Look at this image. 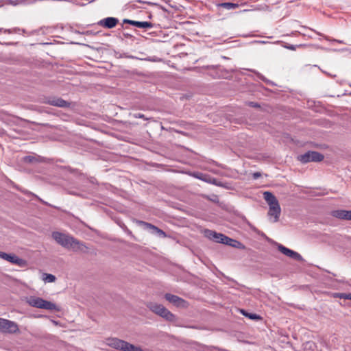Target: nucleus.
Wrapping results in <instances>:
<instances>
[{"label": "nucleus", "instance_id": "obj_29", "mask_svg": "<svg viewBox=\"0 0 351 351\" xmlns=\"http://www.w3.org/2000/svg\"><path fill=\"white\" fill-rule=\"evenodd\" d=\"M132 117L134 118H139V119H143L145 120H148L149 119L145 117L144 114L141 112H136L132 114Z\"/></svg>", "mask_w": 351, "mask_h": 351}, {"label": "nucleus", "instance_id": "obj_32", "mask_svg": "<svg viewBox=\"0 0 351 351\" xmlns=\"http://www.w3.org/2000/svg\"><path fill=\"white\" fill-rule=\"evenodd\" d=\"M344 220H351V210H346Z\"/></svg>", "mask_w": 351, "mask_h": 351}, {"label": "nucleus", "instance_id": "obj_17", "mask_svg": "<svg viewBox=\"0 0 351 351\" xmlns=\"http://www.w3.org/2000/svg\"><path fill=\"white\" fill-rule=\"evenodd\" d=\"M202 179H200V180L204 181L207 183L213 184L216 186H222V184L220 182H218L216 178H211L209 175L203 173V176H202Z\"/></svg>", "mask_w": 351, "mask_h": 351}, {"label": "nucleus", "instance_id": "obj_1", "mask_svg": "<svg viewBox=\"0 0 351 351\" xmlns=\"http://www.w3.org/2000/svg\"><path fill=\"white\" fill-rule=\"evenodd\" d=\"M53 239L60 245L66 249H72L73 252H86L88 247L83 242L75 237L59 232L52 233Z\"/></svg>", "mask_w": 351, "mask_h": 351}, {"label": "nucleus", "instance_id": "obj_14", "mask_svg": "<svg viewBox=\"0 0 351 351\" xmlns=\"http://www.w3.org/2000/svg\"><path fill=\"white\" fill-rule=\"evenodd\" d=\"M263 197H264V199H265V201L267 202V203L268 204L269 206L270 205L272 206V205H276V204H279L276 196L272 193H271L269 191L264 192Z\"/></svg>", "mask_w": 351, "mask_h": 351}, {"label": "nucleus", "instance_id": "obj_35", "mask_svg": "<svg viewBox=\"0 0 351 351\" xmlns=\"http://www.w3.org/2000/svg\"><path fill=\"white\" fill-rule=\"evenodd\" d=\"M335 41H336V40H335ZM337 42H338L339 43H341V41H339V40H337Z\"/></svg>", "mask_w": 351, "mask_h": 351}, {"label": "nucleus", "instance_id": "obj_25", "mask_svg": "<svg viewBox=\"0 0 351 351\" xmlns=\"http://www.w3.org/2000/svg\"><path fill=\"white\" fill-rule=\"evenodd\" d=\"M56 278L54 275L50 274H44L43 280L47 282H55Z\"/></svg>", "mask_w": 351, "mask_h": 351}, {"label": "nucleus", "instance_id": "obj_30", "mask_svg": "<svg viewBox=\"0 0 351 351\" xmlns=\"http://www.w3.org/2000/svg\"><path fill=\"white\" fill-rule=\"evenodd\" d=\"M247 105L250 107L255 108H261L260 104L256 102L250 101L247 103Z\"/></svg>", "mask_w": 351, "mask_h": 351}, {"label": "nucleus", "instance_id": "obj_34", "mask_svg": "<svg viewBox=\"0 0 351 351\" xmlns=\"http://www.w3.org/2000/svg\"><path fill=\"white\" fill-rule=\"evenodd\" d=\"M306 345L309 346V348H311L312 346L314 345V343L312 342H307Z\"/></svg>", "mask_w": 351, "mask_h": 351}, {"label": "nucleus", "instance_id": "obj_18", "mask_svg": "<svg viewBox=\"0 0 351 351\" xmlns=\"http://www.w3.org/2000/svg\"><path fill=\"white\" fill-rule=\"evenodd\" d=\"M202 179H200V180L204 181L207 183L213 184L216 186H222V184L220 182H218L216 178H211L209 175L203 173V176H202Z\"/></svg>", "mask_w": 351, "mask_h": 351}, {"label": "nucleus", "instance_id": "obj_28", "mask_svg": "<svg viewBox=\"0 0 351 351\" xmlns=\"http://www.w3.org/2000/svg\"><path fill=\"white\" fill-rule=\"evenodd\" d=\"M123 23H125V24H130L131 25H133V26L136 27L137 21H133V20L125 19L123 20Z\"/></svg>", "mask_w": 351, "mask_h": 351}, {"label": "nucleus", "instance_id": "obj_9", "mask_svg": "<svg viewBox=\"0 0 351 351\" xmlns=\"http://www.w3.org/2000/svg\"><path fill=\"white\" fill-rule=\"evenodd\" d=\"M278 250L283 254H285L287 256L291 258L294 260H296V261H302V257L299 253H298L292 250H290L281 244L278 245Z\"/></svg>", "mask_w": 351, "mask_h": 351}, {"label": "nucleus", "instance_id": "obj_4", "mask_svg": "<svg viewBox=\"0 0 351 351\" xmlns=\"http://www.w3.org/2000/svg\"><path fill=\"white\" fill-rule=\"evenodd\" d=\"M40 103L62 108H69L71 106V102L57 96L45 97L40 100Z\"/></svg>", "mask_w": 351, "mask_h": 351}, {"label": "nucleus", "instance_id": "obj_21", "mask_svg": "<svg viewBox=\"0 0 351 351\" xmlns=\"http://www.w3.org/2000/svg\"><path fill=\"white\" fill-rule=\"evenodd\" d=\"M153 26V23L149 21H137L136 27L142 29H149Z\"/></svg>", "mask_w": 351, "mask_h": 351}, {"label": "nucleus", "instance_id": "obj_31", "mask_svg": "<svg viewBox=\"0 0 351 351\" xmlns=\"http://www.w3.org/2000/svg\"><path fill=\"white\" fill-rule=\"evenodd\" d=\"M193 176L195 178H197L199 180L202 179V176H203V173L201 172H194L193 173Z\"/></svg>", "mask_w": 351, "mask_h": 351}, {"label": "nucleus", "instance_id": "obj_8", "mask_svg": "<svg viewBox=\"0 0 351 351\" xmlns=\"http://www.w3.org/2000/svg\"><path fill=\"white\" fill-rule=\"evenodd\" d=\"M205 234L206 236L212 241L223 244H225L226 243V238H227V236L223 234L217 233L215 231L210 230H206L205 231Z\"/></svg>", "mask_w": 351, "mask_h": 351}, {"label": "nucleus", "instance_id": "obj_15", "mask_svg": "<svg viewBox=\"0 0 351 351\" xmlns=\"http://www.w3.org/2000/svg\"><path fill=\"white\" fill-rule=\"evenodd\" d=\"M225 244L227 245L237 248V249H241V250L245 249V246L242 243H241L240 241H237L235 239H231L228 237H227V238H226Z\"/></svg>", "mask_w": 351, "mask_h": 351}, {"label": "nucleus", "instance_id": "obj_11", "mask_svg": "<svg viewBox=\"0 0 351 351\" xmlns=\"http://www.w3.org/2000/svg\"><path fill=\"white\" fill-rule=\"evenodd\" d=\"M0 258L5 260L11 263L16 264L17 265H22L24 263V260L19 258L15 254H7L0 251Z\"/></svg>", "mask_w": 351, "mask_h": 351}, {"label": "nucleus", "instance_id": "obj_5", "mask_svg": "<svg viewBox=\"0 0 351 351\" xmlns=\"http://www.w3.org/2000/svg\"><path fill=\"white\" fill-rule=\"evenodd\" d=\"M324 158V156L322 154L315 151H308L304 154L298 156V160L303 164L309 162H321Z\"/></svg>", "mask_w": 351, "mask_h": 351}, {"label": "nucleus", "instance_id": "obj_16", "mask_svg": "<svg viewBox=\"0 0 351 351\" xmlns=\"http://www.w3.org/2000/svg\"><path fill=\"white\" fill-rule=\"evenodd\" d=\"M147 306L151 311H152L153 313L158 315H160L161 311L164 308L163 305L153 302H149V304H147Z\"/></svg>", "mask_w": 351, "mask_h": 351}, {"label": "nucleus", "instance_id": "obj_23", "mask_svg": "<svg viewBox=\"0 0 351 351\" xmlns=\"http://www.w3.org/2000/svg\"><path fill=\"white\" fill-rule=\"evenodd\" d=\"M241 313L245 317H248L252 320H258V319H261V317L258 315H257L256 313H248V312L245 311V310H241Z\"/></svg>", "mask_w": 351, "mask_h": 351}, {"label": "nucleus", "instance_id": "obj_13", "mask_svg": "<svg viewBox=\"0 0 351 351\" xmlns=\"http://www.w3.org/2000/svg\"><path fill=\"white\" fill-rule=\"evenodd\" d=\"M159 316L171 322H175L177 320L176 315L165 306L161 311Z\"/></svg>", "mask_w": 351, "mask_h": 351}, {"label": "nucleus", "instance_id": "obj_6", "mask_svg": "<svg viewBox=\"0 0 351 351\" xmlns=\"http://www.w3.org/2000/svg\"><path fill=\"white\" fill-rule=\"evenodd\" d=\"M19 330L17 324L10 320L0 318V332L15 333Z\"/></svg>", "mask_w": 351, "mask_h": 351}, {"label": "nucleus", "instance_id": "obj_10", "mask_svg": "<svg viewBox=\"0 0 351 351\" xmlns=\"http://www.w3.org/2000/svg\"><path fill=\"white\" fill-rule=\"evenodd\" d=\"M119 22V21L117 18L110 16L100 20L97 24L104 28L112 29L116 27Z\"/></svg>", "mask_w": 351, "mask_h": 351}, {"label": "nucleus", "instance_id": "obj_26", "mask_svg": "<svg viewBox=\"0 0 351 351\" xmlns=\"http://www.w3.org/2000/svg\"><path fill=\"white\" fill-rule=\"evenodd\" d=\"M282 46L287 49L295 51L298 47H302V45H293L288 43H285Z\"/></svg>", "mask_w": 351, "mask_h": 351}, {"label": "nucleus", "instance_id": "obj_33", "mask_svg": "<svg viewBox=\"0 0 351 351\" xmlns=\"http://www.w3.org/2000/svg\"><path fill=\"white\" fill-rule=\"evenodd\" d=\"M261 176V173L260 172H255L253 173L254 179H258Z\"/></svg>", "mask_w": 351, "mask_h": 351}, {"label": "nucleus", "instance_id": "obj_22", "mask_svg": "<svg viewBox=\"0 0 351 351\" xmlns=\"http://www.w3.org/2000/svg\"><path fill=\"white\" fill-rule=\"evenodd\" d=\"M143 223L147 228L154 230L159 235H162L163 237L165 236V232L163 230H160V228H157L156 226L147 222H143Z\"/></svg>", "mask_w": 351, "mask_h": 351}, {"label": "nucleus", "instance_id": "obj_24", "mask_svg": "<svg viewBox=\"0 0 351 351\" xmlns=\"http://www.w3.org/2000/svg\"><path fill=\"white\" fill-rule=\"evenodd\" d=\"M333 297L335 298L345 299V300H351V293H335L333 294Z\"/></svg>", "mask_w": 351, "mask_h": 351}, {"label": "nucleus", "instance_id": "obj_12", "mask_svg": "<svg viewBox=\"0 0 351 351\" xmlns=\"http://www.w3.org/2000/svg\"><path fill=\"white\" fill-rule=\"evenodd\" d=\"M281 213L280 204L270 205L269 206L268 216L273 218L272 222L276 223L279 221V217Z\"/></svg>", "mask_w": 351, "mask_h": 351}, {"label": "nucleus", "instance_id": "obj_7", "mask_svg": "<svg viewBox=\"0 0 351 351\" xmlns=\"http://www.w3.org/2000/svg\"><path fill=\"white\" fill-rule=\"evenodd\" d=\"M165 298L168 302L173 304V305H175L177 307L185 308L188 305V302L186 300H184V299H182L176 295H173L171 293H166L165 295Z\"/></svg>", "mask_w": 351, "mask_h": 351}, {"label": "nucleus", "instance_id": "obj_27", "mask_svg": "<svg viewBox=\"0 0 351 351\" xmlns=\"http://www.w3.org/2000/svg\"><path fill=\"white\" fill-rule=\"evenodd\" d=\"M23 161L27 163H33L36 161V159L34 156H26L23 158Z\"/></svg>", "mask_w": 351, "mask_h": 351}, {"label": "nucleus", "instance_id": "obj_20", "mask_svg": "<svg viewBox=\"0 0 351 351\" xmlns=\"http://www.w3.org/2000/svg\"><path fill=\"white\" fill-rule=\"evenodd\" d=\"M346 211V210H335L331 212V215L340 219H344Z\"/></svg>", "mask_w": 351, "mask_h": 351}, {"label": "nucleus", "instance_id": "obj_3", "mask_svg": "<svg viewBox=\"0 0 351 351\" xmlns=\"http://www.w3.org/2000/svg\"><path fill=\"white\" fill-rule=\"evenodd\" d=\"M108 345L113 348L122 351H143L141 347L135 346L133 344L117 338L110 339Z\"/></svg>", "mask_w": 351, "mask_h": 351}, {"label": "nucleus", "instance_id": "obj_2", "mask_svg": "<svg viewBox=\"0 0 351 351\" xmlns=\"http://www.w3.org/2000/svg\"><path fill=\"white\" fill-rule=\"evenodd\" d=\"M26 302L31 306L58 312L60 308L55 303L45 300L42 298L32 295L26 298Z\"/></svg>", "mask_w": 351, "mask_h": 351}, {"label": "nucleus", "instance_id": "obj_19", "mask_svg": "<svg viewBox=\"0 0 351 351\" xmlns=\"http://www.w3.org/2000/svg\"><path fill=\"white\" fill-rule=\"evenodd\" d=\"M217 6L225 8L226 10H232L238 8L239 7V5L238 3L231 2H224L219 3Z\"/></svg>", "mask_w": 351, "mask_h": 351}]
</instances>
